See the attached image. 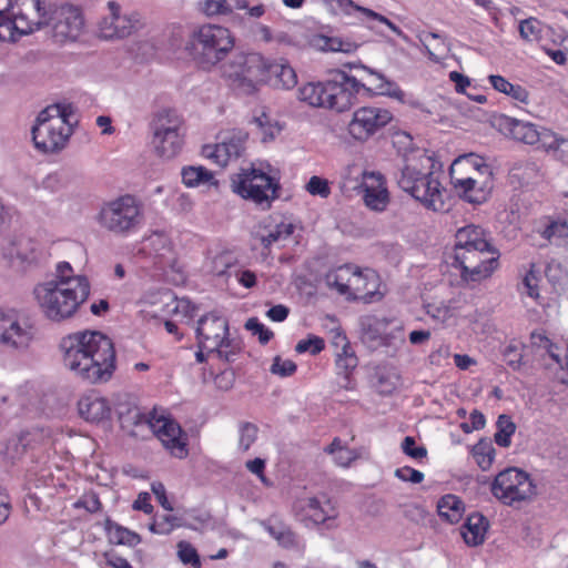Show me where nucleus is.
Listing matches in <instances>:
<instances>
[{
	"label": "nucleus",
	"instance_id": "c756f323",
	"mask_svg": "<svg viewBox=\"0 0 568 568\" xmlns=\"http://www.w3.org/2000/svg\"><path fill=\"white\" fill-rule=\"evenodd\" d=\"M496 250L489 241L488 233L479 225L469 224L457 230L454 248Z\"/></svg>",
	"mask_w": 568,
	"mask_h": 568
},
{
	"label": "nucleus",
	"instance_id": "09e8293b",
	"mask_svg": "<svg viewBox=\"0 0 568 568\" xmlns=\"http://www.w3.org/2000/svg\"><path fill=\"white\" fill-rule=\"evenodd\" d=\"M213 175L203 166H189L182 170V181L186 186H196L209 182Z\"/></svg>",
	"mask_w": 568,
	"mask_h": 568
},
{
	"label": "nucleus",
	"instance_id": "39448f33",
	"mask_svg": "<svg viewBox=\"0 0 568 568\" xmlns=\"http://www.w3.org/2000/svg\"><path fill=\"white\" fill-rule=\"evenodd\" d=\"M72 118L71 105L52 104L42 110L32 126L36 149L43 153L63 150L72 134Z\"/></svg>",
	"mask_w": 568,
	"mask_h": 568
},
{
	"label": "nucleus",
	"instance_id": "ea45409f",
	"mask_svg": "<svg viewBox=\"0 0 568 568\" xmlns=\"http://www.w3.org/2000/svg\"><path fill=\"white\" fill-rule=\"evenodd\" d=\"M489 83L495 90L511 97L514 100L523 103H527L528 101L529 94L525 88L519 84L510 83L501 75H490Z\"/></svg>",
	"mask_w": 568,
	"mask_h": 568
},
{
	"label": "nucleus",
	"instance_id": "a19ab883",
	"mask_svg": "<svg viewBox=\"0 0 568 568\" xmlns=\"http://www.w3.org/2000/svg\"><path fill=\"white\" fill-rule=\"evenodd\" d=\"M325 82L307 83L300 88L298 99L311 106L325 108Z\"/></svg>",
	"mask_w": 568,
	"mask_h": 568
},
{
	"label": "nucleus",
	"instance_id": "0eeeda50",
	"mask_svg": "<svg viewBox=\"0 0 568 568\" xmlns=\"http://www.w3.org/2000/svg\"><path fill=\"white\" fill-rule=\"evenodd\" d=\"M97 220L103 230L118 236H126L142 224L143 211L134 196L122 195L104 202Z\"/></svg>",
	"mask_w": 568,
	"mask_h": 568
},
{
	"label": "nucleus",
	"instance_id": "864d4df0",
	"mask_svg": "<svg viewBox=\"0 0 568 568\" xmlns=\"http://www.w3.org/2000/svg\"><path fill=\"white\" fill-rule=\"evenodd\" d=\"M519 33L526 41H537L541 37V23L536 18H528L519 23Z\"/></svg>",
	"mask_w": 568,
	"mask_h": 568
},
{
	"label": "nucleus",
	"instance_id": "a878e982",
	"mask_svg": "<svg viewBox=\"0 0 568 568\" xmlns=\"http://www.w3.org/2000/svg\"><path fill=\"white\" fill-rule=\"evenodd\" d=\"M294 232V225L283 220L268 216L263 219L254 231V237L263 247L268 248L275 243L286 241Z\"/></svg>",
	"mask_w": 568,
	"mask_h": 568
},
{
	"label": "nucleus",
	"instance_id": "423d86ee",
	"mask_svg": "<svg viewBox=\"0 0 568 568\" xmlns=\"http://www.w3.org/2000/svg\"><path fill=\"white\" fill-rule=\"evenodd\" d=\"M43 0H0V40L14 42L41 28Z\"/></svg>",
	"mask_w": 568,
	"mask_h": 568
},
{
	"label": "nucleus",
	"instance_id": "f3484780",
	"mask_svg": "<svg viewBox=\"0 0 568 568\" xmlns=\"http://www.w3.org/2000/svg\"><path fill=\"white\" fill-rule=\"evenodd\" d=\"M3 257L17 270L23 271L38 265L45 257L42 245L33 239L14 237L2 247Z\"/></svg>",
	"mask_w": 568,
	"mask_h": 568
},
{
	"label": "nucleus",
	"instance_id": "a211bd4d",
	"mask_svg": "<svg viewBox=\"0 0 568 568\" xmlns=\"http://www.w3.org/2000/svg\"><path fill=\"white\" fill-rule=\"evenodd\" d=\"M33 338L32 326L14 310H0V343L9 348H27Z\"/></svg>",
	"mask_w": 568,
	"mask_h": 568
},
{
	"label": "nucleus",
	"instance_id": "473e14b6",
	"mask_svg": "<svg viewBox=\"0 0 568 568\" xmlns=\"http://www.w3.org/2000/svg\"><path fill=\"white\" fill-rule=\"evenodd\" d=\"M79 413L89 422H100L109 417L110 408L101 397H84L79 400Z\"/></svg>",
	"mask_w": 568,
	"mask_h": 568
},
{
	"label": "nucleus",
	"instance_id": "e2e57ef3",
	"mask_svg": "<svg viewBox=\"0 0 568 568\" xmlns=\"http://www.w3.org/2000/svg\"><path fill=\"white\" fill-rule=\"evenodd\" d=\"M375 387L383 395L392 394L396 389L395 376L378 372L376 374Z\"/></svg>",
	"mask_w": 568,
	"mask_h": 568
},
{
	"label": "nucleus",
	"instance_id": "bf43d9fd",
	"mask_svg": "<svg viewBox=\"0 0 568 568\" xmlns=\"http://www.w3.org/2000/svg\"><path fill=\"white\" fill-rule=\"evenodd\" d=\"M347 6L353 7L356 11L362 12L369 19H374L379 21L381 23L386 24L394 33L402 34V30L385 16H382L368 8L356 6L352 0H347Z\"/></svg>",
	"mask_w": 568,
	"mask_h": 568
},
{
	"label": "nucleus",
	"instance_id": "7c9ffc66",
	"mask_svg": "<svg viewBox=\"0 0 568 568\" xmlns=\"http://www.w3.org/2000/svg\"><path fill=\"white\" fill-rule=\"evenodd\" d=\"M541 176L539 163L531 159L516 161L509 170V181L517 186L535 183Z\"/></svg>",
	"mask_w": 568,
	"mask_h": 568
},
{
	"label": "nucleus",
	"instance_id": "7ed1b4c3",
	"mask_svg": "<svg viewBox=\"0 0 568 568\" xmlns=\"http://www.w3.org/2000/svg\"><path fill=\"white\" fill-rule=\"evenodd\" d=\"M37 304L51 322L61 323L72 318L90 295L87 277L50 280L34 286Z\"/></svg>",
	"mask_w": 568,
	"mask_h": 568
},
{
	"label": "nucleus",
	"instance_id": "e433bc0d",
	"mask_svg": "<svg viewBox=\"0 0 568 568\" xmlns=\"http://www.w3.org/2000/svg\"><path fill=\"white\" fill-rule=\"evenodd\" d=\"M388 326L386 318H368L363 323L362 339L372 347H379L383 334Z\"/></svg>",
	"mask_w": 568,
	"mask_h": 568
},
{
	"label": "nucleus",
	"instance_id": "b1692460",
	"mask_svg": "<svg viewBox=\"0 0 568 568\" xmlns=\"http://www.w3.org/2000/svg\"><path fill=\"white\" fill-rule=\"evenodd\" d=\"M295 507L302 514L303 520H310L315 525L337 517L334 504L325 495L301 499Z\"/></svg>",
	"mask_w": 568,
	"mask_h": 568
},
{
	"label": "nucleus",
	"instance_id": "f8f14e48",
	"mask_svg": "<svg viewBox=\"0 0 568 568\" xmlns=\"http://www.w3.org/2000/svg\"><path fill=\"white\" fill-rule=\"evenodd\" d=\"M182 119L176 112L160 111L152 122V146L162 159H172L180 153L183 145Z\"/></svg>",
	"mask_w": 568,
	"mask_h": 568
},
{
	"label": "nucleus",
	"instance_id": "79ce46f5",
	"mask_svg": "<svg viewBox=\"0 0 568 568\" xmlns=\"http://www.w3.org/2000/svg\"><path fill=\"white\" fill-rule=\"evenodd\" d=\"M105 529L109 540L113 544L134 546L140 541V538L135 532L119 526L110 519H106Z\"/></svg>",
	"mask_w": 568,
	"mask_h": 568
},
{
	"label": "nucleus",
	"instance_id": "c9c22d12",
	"mask_svg": "<svg viewBox=\"0 0 568 568\" xmlns=\"http://www.w3.org/2000/svg\"><path fill=\"white\" fill-rule=\"evenodd\" d=\"M359 69L368 75L367 82L381 94H386L400 101L404 100L405 93L396 83L385 79L383 74L364 65H361Z\"/></svg>",
	"mask_w": 568,
	"mask_h": 568
},
{
	"label": "nucleus",
	"instance_id": "bb28decb",
	"mask_svg": "<svg viewBox=\"0 0 568 568\" xmlns=\"http://www.w3.org/2000/svg\"><path fill=\"white\" fill-rule=\"evenodd\" d=\"M265 77L263 84H270L276 89L290 90L297 84V75L290 63L284 60L270 61L266 59Z\"/></svg>",
	"mask_w": 568,
	"mask_h": 568
},
{
	"label": "nucleus",
	"instance_id": "4c0bfd02",
	"mask_svg": "<svg viewBox=\"0 0 568 568\" xmlns=\"http://www.w3.org/2000/svg\"><path fill=\"white\" fill-rule=\"evenodd\" d=\"M353 265H343L326 274V283L329 287L336 288L341 294H348L349 290L347 284L351 283L356 272Z\"/></svg>",
	"mask_w": 568,
	"mask_h": 568
},
{
	"label": "nucleus",
	"instance_id": "4be33fe9",
	"mask_svg": "<svg viewBox=\"0 0 568 568\" xmlns=\"http://www.w3.org/2000/svg\"><path fill=\"white\" fill-rule=\"evenodd\" d=\"M450 180L466 181L476 179L478 181L494 182L491 168L485 160L476 154L469 153L454 160L449 169Z\"/></svg>",
	"mask_w": 568,
	"mask_h": 568
},
{
	"label": "nucleus",
	"instance_id": "dca6fc26",
	"mask_svg": "<svg viewBox=\"0 0 568 568\" xmlns=\"http://www.w3.org/2000/svg\"><path fill=\"white\" fill-rule=\"evenodd\" d=\"M109 14L99 23V37L104 40L124 39L144 26L142 16L136 11L122 12L116 1H108Z\"/></svg>",
	"mask_w": 568,
	"mask_h": 568
},
{
	"label": "nucleus",
	"instance_id": "f03ea898",
	"mask_svg": "<svg viewBox=\"0 0 568 568\" xmlns=\"http://www.w3.org/2000/svg\"><path fill=\"white\" fill-rule=\"evenodd\" d=\"M410 143L412 139L408 134H396L394 145L398 146L404 162L397 178V184L426 209L443 212L446 210L445 189L433 173V158L423 149H406Z\"/></svg>",
	"mask_w": 568,
	"mask_h": 568
},
{
	"label": "nucleus",
	"instance_id": "5fc2aeb1",
	"mask_svg": "<svg viewBox=\"0 0 568 568\" xmlns=\"http://www.w3.org/2000/svg\"><path fill=\"white\" fill-rule=\"evenodd\" d=\"M325 347V342L322 337L316 335H308L307 338L301 339L296 346L295 351L300 354L310 353L312 355H316L321 353Z\"/></svg>",
	"mask_w": 568,
	"mask_h": 568
},
{
	"label": "nucleus",
	"instance_id": "69168bd1",
	"mask_svg": "<svg viewBox=\"0 0 568 568\" xmlns=\"http://www.w3.org/2000/svg\"><path fill=\"white\" fill-rule=\"evenodd\" d=\"M296 371V364L291 359H282L276 356L271 366V372L282 377L291 376Z\"/></svg>",
	"mask_w": 568,
	"mask_h": 568
},
{
	"label": "nucleus",
	"instance_id": "8fccbe9b",
	"mask_svg": "<svg viewBox=\"0 0 568 568\" xmlns=\"http://www.w3.org/2000/svg\"><path fill=\"white\" fill-rule=\"evenodd\" d=\"M253 124L255 125L256 134L260 135L262 142H268L273 140L280 132V128L272 123L265 113H263L261 116L254 118Z\"/></svg>",
	"mask_w": 568,
	"mask_h": 568
},
{
	"label": "nucleus",
	"instance_id": "aec40b11",
	"mask_svg": "<svg viewBox=\"0 0 568 568\" xmlns=\"http://www.w3.org/2000/svg\"><path fill=\"white\" fill-rule=\"evenodd\" d=\"M392 114L388 110L375 106H364L354 112L348 124L349 134L356 140H366L377 130L388 124Z\"/></svg>",
	"mask_w": 568,
	"mask_h": 568
},
{
	"label": "nucleus",
	"instance_id": "774afa93",
	"mask_svg": "<svg viewBox=\"0 0 568 568\" xmlns=\"http://www.w3.org/2000/svg\"><path fill=\"white\" fill-rule=\"evenodd\" d=\"M395 476L403 481H409L413 484H419L424 479V474L422 471L408 466L397 468L395 470Z\"/></svg>",
	"mask_w": 568,
	"mask_h": 568
},
{
	"label": "nucleus",
	"instance_id": "393cba45",
	"mask_svg": "<svg viewBox=\"0 0 568 568\" xmlns=\"http://www.w3.org/2000/svg\"><path fill=\"white\" fill-rule=\"evenodd\" d=\"M347 286L349 296L355 300H362L365 303H372L382 297L378 292L379 277L373 270L359 271L356 268L355 275Z\"/></svg>",
	"mask_w": 568,
	"mask_h": 568
},
{
	"label": "nucleus",
	"instance_id": "c85d7f7f",
	"mask_svg": "<svg viewBox=\"0 0 568 568\" xmlns=\"http://www.w3.org/2000/svg\"><path fill=\"white\" fill-rule=\"evenodd\" d=\"M450 181L457 195L462 200L475 205L485 203L494 187V182L478 181L476 179L469 181L465 179Z\"/></svg>",
	"mask_w": 568,
	"mask_h": 568
},
{
	"label": "nucleus",
	"instance_id": "13d9d810",
	"mask_svg": "<svg viewBox=\"0 0 568 568\" xmlns=\"http://www.w3.org/2000/svg\"><path fill=\"white\" fill-rule=\"evenodd\" d=\"M257 432L258 429L254 424L244 423L241 425L239 446L243 452L248 450L252 444L256 440Z\"/></svg>",
	"mask_w": 568,
	"mask_h": 568
},
{
	"label": "nucleus",
	"instance_id": "6e6552de",
	"mask_svg": "<svg viewBox=\"0 0 568 568\" xmlns=\"http://www.w3.org/2000/svg\"><path fill=\"white\" fill-rule=\"evenodd\" d=\"M266 59L256 52H240L224 64L223 75L241 94H253L263 84Z\"/></svg>",
	"mask_w": 568,
	"mask_h": 568
},
{
	"label": "nucleus",
	"instance_id": "72a5a7b5",
	"mask_svg": "<svg viewBox=\"0 0 568 568\" xmlns=\"http://www.w3.org/2000/svg\"><path fill=\"white\" fill-rule=\"evenodd\" d=\"M247 6L246 0H202L200 10L206 17H214L230 14L233 10L246 9Z\"/></svg>",
	"mask_w": 568,
	"mask_h": 568
},
{
	"label": "nucleus",
	"instance_id": "052dcab7",
	"mask_svg": "<svg viewBox=\"0 0 568 568\" xmlns=\"http://www.w3.org/2000/svg\"><path fill=\"white\" fill-rule=\"evenodd\" d=\"M245 328L251 331L254 335H258L261 344H267L273 337V332L266 328L256 317H251L245 323Z\"/></svg>",
	"mask_w": 568,
	"mask_h": 568
},
{
	"label": "nucleus",
	"instance_id": "9d476101",
	"mask_svg": "<svg viewBox=\"0 0 568 568\" xmlns=\"http://www.w3.org/2000/svg\"><path fill=\"white\" fill-rule=\"evenodd\" d=\"M196 337L199 348H205L209 353L216 352L227 362L233 361L239 352V345L229 339L227 320L216 313H209L199 320Z\"/></svg>",
	"mask_w": 568,
	"mask_h": 568
},
{
	"label": "nucleus",
	"instance_id": "de8ad7c7",
	"mask_svg": "<svg viewBox=\"0 0 568 568\" xmlns=\"http://www.w3.org/2000/svg\"><path fill=\"white\" fill-rule=\"evenodd\" d=\"M423 43L427 50L428 57L438 62L447 52V45L439 34L429 32L425 34Z\"/></svg>",
	"mask_w": 568,
	"mask_h": 568
},
{
	"label": "nucleus",
	"instance_id": "2f4dec72",
	"mask_svg": "<svg viewBox=\"0 0 568 568\" xmlns=\"http://www.w3.org/2000/svg\"><path fill=\"white\" fill-rule=\"evenodd\" d=\"M488 529V520L478 513H473L467 517L462 529V536L469 546H478L484 542Z\"/></svg>",
	"mask_w": 568,
	"mask_h": 568
},
{
	"label": "nucleus",
	"instance_id": "4d7b16f0",
	"mask_svg": "<svg viewBox=\"0 0 568 568\" xmlns=\"http://www.w3.org/2000/svg\"><path fill=\"white\" fill-rule=\"evenodd\" d=\"M404 344L405 337L402 327H396L390 332H387L386 329L381 342V346L390 348L393 353H395Z\"/></svg>",
	"mask_w": 568,
	"mask_h": 568
},
{
	"label": "nucleus",
	"instance_id": "20e7f679",
	"mask_svg": "<svg viewBox=\"0 0 568 568\" xmlns=\"http://www.w3.org/2000/svg\"><path fill=\"white\" fill-rule=\"evenodd\" d=\"M232 32L220 24L204 23L194 28L185 42V50L203 68H212L233 50Z\"/></svg>",
	"mask_w": 568,
	"mask_h": 568
},
{
	"label": "nucleus",
	"instance_id": "412c9836",
	"mask_svg": "<svg viewBox=\"0 0 568 568\" xmlns=\"http://www.w3.org/2000/svg\"><path fill=\"white\" fill-rule=\"evenodd\" d=\"M149 434L156 436L162 445L178 458L187 455L186 437L178 423L165 417L153 416Z\"/></svg>",
	"mask_w": 568,
	"mask_h": 568
},
{
	"label": "nucleus",
	"instance_id": "6e6d98bb",
	"mask_svg": "<svg viewBox=\"0 0 568 568\" xmlns=\"http://www.w3.org/2000/svg\"><path fill=\"white\" fill-rule=\"evenodd\" d=\"M523 347L524 346L520 343L511 342L505 347V349L503 352L504 359L515 371L519 369L521 366V363H523L521 349H523Z\"/></svg>",
	"mask_w": 568,
	"mask_h": 568
},
{
	"label": "nucleus",
	"instance_id": "f257e3e1",
	"mask_svg": "<svg viewBox=\"0 0 568 568\" xmlns=\"http://www.w3.org/2000/svg\"><path fill=\"white\" fill-rule=\"evenodd\" d=\"M63 363L77 377L89 383H103L115 368V351L111 338L98 331L77 332L61 342Z\"/></svg>",
	"mask_w": 568,
	"mask_h": 568
},
{
	"label": "nucleus",
	"instance_id": "2eb2a0df",
	"mask_svg": "<svg viewBox=\"0 0 568 568\" xmlns=\"http://www.w3.org/2000/svg\"><path fill=\"white\" fill-rule=\"evenodd\" d=\"M361 90L372 89L345 71H336L331 80L325 81V109L336 112L349 110Z\"/></svg>",
	"mask_w": 568,
	"mask_h": 568
},
{
	"label": "nucleus",
	"instance_id": "9b49d317",
	"mask_svg": "<svg viewBox=\"0 0 568 568\" xmlns=\"http://www.w3.org/2000/svg\"><path fill=\"white\" fill-rule=\"evenodd\" d=\"M231 187L241 197L266 210L277 197L278 184L268 174L252 168L235 174L231 180Z\"/></svg>",
	"mask_w": 568,
	"mask_h": 568
},
{
	"label": "nucleus",
	"instance_id": "a18cd8bd",
	"mask_svg": "<svg viewBox=\"0 0 568 568\" xmlns=\"http://www.w3.org/2000/svg\"><path fill=\"white\" fill-rule=\"evenodd\" d=\"M497 432L495 433V443L500 447H509L511 444V436L516 432V424L508 415H500L496 423Z\"/></svg>",
	"mask_w": 568,
	"mask_h": 568
},
{
	"label": "nucleus",
	"instance_id": "f704fd0d",
	"mask_svg": "<svg viewBox=\"0 0 568 568\" xmlns=\"http://www.w3.org/2000/svg\"><path fill=\"white\" fill-rule=\"evenodd\" d=\"M463 500L455 495H445L437 503L438 515L449 524L458 523L464 514Z\"/></svg>",
	"mask_w": 568,
	"mask_h": 568
},
{
	"label": "nucleus",
	"instance_id": "3c124183",
	"mask_svg": "<svg viewBox=\"0 0 568 568\" xmlns=\"http://www.w3.org/2000/svg\"><path fill=\"white\" fill-rule=\"evenodd\" d=\"M178 557L184 565H190L193 568L201 567V559L197 550L187 541H180L178 544Z\"/></svg>",
	"mask_w": 568,
	"mask_h": 568
},
{
	"label": "nucleus",
	"instance_id": "1a4fd4ad",
	"mask_svg": "<svg viewBox=\"0 0 568 568\" xmlns=\"http://www.w3.org/2000/svg\"><path fill=\"white\" fill-rule=\"evenodd\" d=\"M41 7L44 16L41 27L50 26L57 42H72L81 37L85 22L78 6L68 2L51 6L49 0H43Z\"/></svg>",
	"mask_w": 568,
	"mask_h": 568
},
{
	"label": "nucleus",
	"instance_id": "5701e85b",
	"mask_svg": "<svg viewBox=\"0 0 568 568\" xmlns=\"http://www.w3.org/2000/svg\"><path fill=\"white\" fill-rule=\"evenodd\" d=\"M246 134L242 132H233L225 135L215 145L203 146L202 154L211 159L219 166L224 168L229 161L237 159L244 151Z\"/></svg>",
	"mask_w": 568,
	"mask_h": 568
},
{
	"label": "nucleus",
	"instance_id": "ddd939ff",
	"mask_svg": "<svg viewBox=\"0 0 568 568\" xmlns=\"http://www.w3.org/2000/svg\"><path fill=\"white\" fill-rule=\"evenodd\" d=\"M491 494L507 506L531 500L537 495L530 476L516 467L500 471L491 484Z\"/></svg>",
	"mask_w": 568,
	"mask_h": 568
},
{
	"label": "nucleus",
	"instance_id": "6ab92c4d",
	"mask_svg": "<svg viewBox=\"0 0 568 568\" xmlns=\"http://www.w3.org/2000/svg\"><path fill=\"white\" fill-rule=\"evenodd\" d=\"M494 125L506 136L529 144L535 145L540 143V146L545 149L546 134L550 133L551 130L546 128H538L536 124L518 120L505 114H500L495 118Z\"/></svg>",
	"mask_w": 568,
	"mask_h": 568
},
{
	"label": "nucleus",
	"instance_id": "cd10ccee",
	"mask_svg": "<svg viewBox=\"0 0 568 568\" xmlns=\"http://www.w3.org/2000/svg\"><path fill=\"white\" fill-rule=\"evenodd\" d=\"M119 420L121 427L132 437L145 438L153 420V416H146L136 406H119Z\"/></svg>",
	"mask_w": 568,
	"mask_h": 568
},
{
	"label": "nucleus",
	"instance_id": "0e129e2a",
	"mask_svg": "<svg viewBox=\"0 0 568 568\" xmlns=\"http://www.w3.org/2000/svg\"><path fill=\"white\" fill-rule=\"evenodd\" d=\"M403 452L414 458V459H422L426 457L427 449L424 446H416V442L414 437L406 436L400 445Z\"/></svg>",
	"mask_w": 568,
	"mask_h": 568
},
{
	"label": "nucleus",
	"instance_id": "338daca9",
	"mask_svg": "<svg viewBox=\"0 0 568 568\" xmlns=\"http://www.w3.org/2000/svg\"><path fill=\"white\" fill-rule=\"evenodd\" d=\"M77 508H84L89 513H97L101 508V503L95 493L84 494L75 504Z\"/></svg>",
	"mask_w": 568,
	"mask_h": 568
},
{
	"label": "nucleus",
	"instance_id": "49530a36",
	"mask_svg": "<svg viewBox=\"0 0 568 568\" xmlns=\"http://www.w3.org/2000/svg\"><path fill=\"white\" fill-rule=\"evenodd\" d=\"M546 134V152H552L554 156L568 164V139L559 138L555 132Z\"/></svg>",
	"mask_w": 568,
	"mask_h": 568
},
{
	"label": "nucleus",
	"instance_id": "58836bf2",
	"mask_svg": "<svg viewBox=\"0 0 568 568\" xmlns=\"http://www.w3.org/2000/svg\"><path fill=\"white\" fill-rule=\"evenodd\" d=\"M372 178H376L378 187L366 186L364 193V203L366 206L374 211H383L388 203V193L385 187H382L381 175L371 174Z\"/></svg>",
	"mask_w": 568,
	"mask_h": 568
},
{
	"label": "nucleus",
	"instance_id": "37998d69",
	"mask_svg": "<svg viewBox=\"0 0 568 568\" xmlns=\"http://www.w3.org/2000/svg\"><path fill=\"white\" fill-rule=\"evenodd\" d=\"M335 365L338 374H343L345 378H348L351 373L357 367L358 358L355 351L349 345L347 348L344 347L334 353Z\"/></svg>",
	"mask_w": 568,
	"mask_h": 568
},
{
	"label": "nucleus",
	"instance_id": "4468645a",
	"mask_svg": "<svg viewBox=\"0 0 568 568\" xmlns=\"http://www.w3.org/2000/svg\"><path fill=\"white\" fill-rule=\"evenodd\" d=\"M497 250L454 248L455 263L460 267V277L466 282H480L488 278L498 267Z\"/></svg>",
	"mask_w": 568,
	"mask_h": 568
},
{
	"label": "nucleus",
	"instance_id": "c03bdc74",
	"mask_svg": "<svg viewBox=\"0 0 568 568\" xmlns=\"http://www.w3.org/2000/svg\"><path fill=\"white\" fill-rule=\"evenodd\" d=\"M473 456L477 465L483 469L487 470L495 458V448L489 439H480L471 449Z\"/></svg>",
	"mask_w": 568,
	"mask_h": 568
},
{
	"label": "nucleus",
	"instance_id": "680f3d73",
	"mask_svg": "<svg viewBox=\"0 0 568 568\" xmlns=\"http://www.w3.org/2000/svg\"><path fill=\"white\" fill-rule=\"evenodd\" d=\"M306 190L310 194L321 197H327L331 193L327 181L316 175L310 179L306 184Z\"/></svg>",
	"mask_w": 568,
	"mask_h": 568
},
{
	"label": "nucleus",
	"instance_id": "603ef678",
	"mask_svg": "<svg viewBox=\"0 0 568 568\" xmlns=\"http://www.w3.org/2000/svg\"><path fill=\"white\" fill-rule=\"evenodd\" d=\"M534 267H535V265L532 264L530 270L523 277V281L518 288L521 294H526L529 297L536 300L539 297V291H538L539 277H538L537 273L535 272Z\"/></svg>",
	"mask_w": 568,
	"mask_h": 568
}]
</instances>
